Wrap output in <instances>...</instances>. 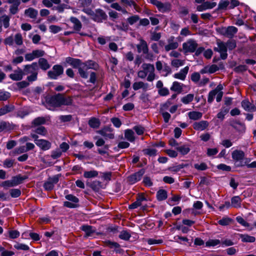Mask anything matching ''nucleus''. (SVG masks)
<instances>
[{
	"label": "nucleus",
	"mask_w": 256,
	"mask_h": 256,
	"mask_svg": "<svg viewBox=\"0 0 256 256\" xmlns=\"http://www.w3.org/2000/svg\"><path fill=\"white\" fill-rule=\"evenodd\" d=\"M108 132H112L111 129L105 128L98 130L97 132L104 137L108 138L110 139L114 138V134L112 132L108 133Z\"/></svg>",
	"instance_id": "obj_28"
},
{
	"label": "nucleus",
	"mask_w": 256,
	"mask_h": 256,
	"mask_svg": "<svg viewBox=\"0 0 256 256\" xmlns=\"http://www.w3.org/2000/svg\"><path fill=\"white\" fill-rule=\"evenodd\" d=\"M66 62L72 66L73 68H78L82 64L80 60L71 57L66 58Z\"/></svg>",
	"instance_id": "obj_21"
},
{
	"label": "nucleus",
	"mask_w": 256,
	"mask_h": 256,
	"mask_svg": "<svg viewBox=\"0 0 256 256\" xmlns=\"http://www.w3.org/2000/svg\"><path fill=\"white\" fill-rule=\"evenodd\" d=\"M168 44L165 45L164 49L166 52L176 49L179 44L174 36H171L167 40Z\"/></svg>",
	"instance_id": "obj_11"
},
{
	"label": "nucleus",
	"mask_w": 256,
	"mask_h": 256,
	"mask_svg": "<svg viewBox=\"0 0 256 256\" xmlns=\"http://www.w3.org/2000/svg\"><path fill=\"white\" fill-rule=\"evenodd\" d=\"M142 70L138 72V78L144 79L146 76L148 82H152L155 79L154 67L152 64L144 63L141 66Z\"/></svg>",
	"instance_id": "obj_2"
},
{
	"label": "nucleus",
	"mask_w": 256,
	"mask_h": 256,
	"mask_svg": "<svg viewBox=\"0 0 256 256\" xmlns=\"http://www.w3.org/2000/svg\"><path fill=\"white\" fill-rule=\"evenodd\" d=\"M24 75L22 69L18 68L14 70V72L9 75V78L13 80L18 81L21 80Z\"/></svg>",
	"instance_id": "obj_15"
},
{
	"label": "nucleus",
	"mask_w": 256,
	"mask_h": 256,
	"mask_svg": "<svg viewBox=\"0 0 256 256\" xmlns=\"http://www.w3.org/2000/svg\"><path fill=\"white\" fill-rule=\"evenodd\" d=\"M64 72V68L60 65L56 64L53 66L52 70L48 72V75L51 79L56 80Z\"/></svg>",
	"instance_id": "obj_7"
},
{
	"label": "nucleus",
	"mask_w": 256,
	"mask_h": 256,
	"mask_svg": "<svg viewBox=\"0 0 256 256\" xmlns=\"http://www.w3.org/2000/svg\"><path fill=\"white\" fill-rule=\"evenodd\" d=\"M196 42L193 39H189L182 44V49L184 54L192 53L198 47Z\"/></svg>",
	"instance_id": "obj_5"
},
{
	"label": "nucleus",
	"mask_w": 256,
	"mask_h": 256,
	"mask_svg": "<svg viewBox=\"0 0 256 256\" xmlns=\"http://www.w3.org/2000/svg\"><path fill=\"white\" fill-rule=\"evenodd\" d=\"M120 2L126 6L133 7L134 8H136V4L134 0H120Z\"/></svg>",
	"instance_id": "obj_57"
},
{
	"label": "nucleus",
	"mask_w": 256,
	"mask_h": 256,
	"mask_svg": "<svg viewBox=\"0 0 256 256\" xmlns=\"http://www.w3.org/2000/svg\"><path fill=\"white\" fill-rule=\"evenodd\" d=\"M22 179L18 176H14L12 180L2 182L0 186L4 188L16 186L22 182Z\"/></svg>",
	"instance_id": "obj_9"
},
{
	"label": "nucleus",
	"mask_w": 256,
	"mask_h": 256,
	"mask_svg": "<svg viewBox=\"0 0 256 256\" xmlns=\"http://www.w3.org/2000/svg\"><path fill=\"white\" fill-rule=\"evenodd\" d=\"M20 235V232L16 230H10L8 231L9 237L12 239L18 238Z\"/></svg>",
	"instance_id": "obj_61"
},
{
	"label": "nucleus",
	"mask_w": 256,
	"mask_h": 256,
	"mask_svg": "<svg viewBox=\"0 0 256 256\" xmlns=\"http://www.w3.org/2000/svg\"><path fill=\"white\" fill-rule=\"evenodd\" d=\"M84 67H86L84 65L81 64V66L78 68V72L82 78H86L88 77V74L86 72L88 70H86Z\"/></svg>",
	"instance_id": "obj_44"
},
{
	"label": "nucleus",
	"mask_w": 256,
	"mask_h": 256,
	"mask_svg": "<svg viewBox=\"0 0 256 256\" xmlns=\"http://www.w3.org/2000/svg\"><path fill=\"white\" fill-rule=\"evenodd\" d=\"M146 200V198L143 196H138L136 202L129 206L130 209H135L138 206H142V202Z\"/></svg>",
	"instance_id": "obj_26"
},
{
	"label": "nucleus",
	"mask_w": 256,
	"mask_h": 256,
	"mask_svg": "<svg viewBox=\"0 0 256 256\" xmlns=\"http://www.w3.org/2000/svg\"><path fill=\"white\" fill-rule=\"evenodd\" d=\"M184 61L180 59H174L171 62V65L175 68H179L184 65Z\"/></svg>",
	"instance_id": "obj_46"
},
{
	"label": "nucleus",
	"mask_w": 256,
	"mask_h": 256,
	"mask_svg": "<svg viewBox=\"0 0 256 256\" xmlns=\"http://www.w3.org/2000/svg\"><path fill=\"white\" fill-rule=\"evenodd\" d=\"M228 110L227 108H222L220 110V111L218 114L217 118L220 119L221 120H222L226 114L228 113Z\"/></svg>",
	"instance_id": "obj_64"
},
{
	"label": "nucleus",
	"mask_w": 256,
	"mask_h": 256,
	"mask_svg": "<svg viewBox=\"0 0 256 256\" xmlns=\"http://www.w3.org/2000/svg\"><path fill=\"white\" fill-rule=\"evenodd\" d=\"M139 20L140 17L138 15H133L127 18V22L129 24L132 25L136 23Z\"/></svg>",
	"instance_id": "obj_52"
},
{
	"label": "nucleus",
	"mask_w": 256,
	"mask_h": 256,
	"mask_svg": "<svg viewBox=\"0 0 256 256\" xmlns=\"http://www.w3.org/2000/svg\"><path fill=\"white\" fill-rule=\"evenodd\" d=\"M124 136L130 142H133L135 140L134 132L132 130H126Z\"/></svg>",
	"instance_id": "obj_38"
},
{
	"label": "nucleus",
	"mask_w": 256,
	"mask_h": 256,
	"mask_svg": "<svg viewBox=\"0 0 256 256\" xmlns=\"http://www.w3.org/2000/svg\"><path fill=\"white\" fill-rule=\"evenodd\" d=\"M150 2L162 12H168L171 9V4L169 2L162 3L158 0H150Z\"/></svg>",
	"instance_id": "obj_6"
},
{
	"label": "nucleus",
	"mask_w": 256,
	"mask_h": 256,
	"mask_svg": "<svg viewBox=\"0 0 256 256\" xmlns=\"http://www.w3.org/2000/svg\"><path fill=\"white\" fill-rule=\"evenodd\" d=\"M99 172L94 170H87L84 172L83 176L86 178H96Z\"/></svg>",
	"instance_id": "obj_29"
},
{
	"label": "nucleus",
	"mask_w": 256,
	"mask_h": 256,
	"mask_svg": "<svg viewBox=\"0 0 256 256\" xmlns=\"http://www.w3.org/2000/svg\"><path fill=\"white\" fill-rule=\"evenodd\" d=\"M230 1L228 0H220L218 4V8L220 10L226 9L227 8H229Z\"/></svg>",
	"instance_id": "obj_53"
},
{
	"label": "nucleus",
	"mask_w": 256,
	"mask_h": 256,
	"mask_svg": "<svg viewBox=\"0 0 256 256\" xmlns=\"http://www.w3.org/2000/svg\"><path fill=\"white\" fill-rule=\"evenodd\" d=\"M156 196L158 201L164 200L168 197L167 192L164 190H160L157 192Z\"/></svg>",
	"instance_id": "obj_33"
},
{
	"label": "nucleus",
	"mask_w": 256,
	"mask_h": 256,
	"mask_svg": "<svg viewBox=\"0 0 256 256\" xmlns=\"http://www.w3.org/2000/svg\"><path fill=\"white\" fill-rule=\"evenodd\" d=\"M70 20L74 24V29L76 32L80 31L82 28L80 22L75 17H71Z\"/></svg>",
	"instance_id": "obj_32"
},
{
	"label": "nucleus",
	"mask_w": 256,
	"mask_h": 256,
	"mask_svg": "<svg viewBox=\"0 0 256 256\" xmlns=\"http://www.w3.org/2000/svg\"><path fill=\"white\" fill-rule=\"evenodd\" d=\"M88 124L91 128H97L100 126V122L98 118H94L89 120Z\"/></svg>",
	"instance_id": "obj_45"
},
{
	"label": "nucleus",
	"mask_w": 256,
	"mask_h": 256,
	"mask_svg": "<svg viewBox=\"0 0 256 256\" xmlns=\"http://www.w3.org/2000/svg\"><path fill=\"white\" fill-rule=\"evenodd\" d=\"M132 88L134 90H138L140 88L146 91L150 89L149 85L147 83L142 82H136L133 84Z\"/></svg>",
	"instance_id": "obj_23"
},
{
	"label": "nucleus",
	"mask_w": 256,
	"mask_h": 256,
	"mask_svg": "<svg viewBox=\"0 0 256 256\" xmlns=\"http://www.w3.org/2000/svg\"><path fill=\"white\" fill-rule=\"evenodd\" d=\"M71 103L70 98H66L60 94H58L48 98L46 100V106L50 110H54L56 108L61 105H69Z\"/></svg>",
	"instance_id": "obj_1"
},
{
	"label": "nucleus",
	"mask_w": 256,
	"mask_h": 256,
	"mask_svg": "<svg viewBox=\"0 0 256 256\" xmlns=\"http://www.w3.org/2000/svg\"><path fill=\"white\" fill-rule=\"evenodd\" d=\"M10 194L12 198H16L20 196L21 192L18 188L11 189L10 190Z\"/></svg>",
	"instance_id": "obj_60"
},
{
	"label": "nucleus",
	"mask_w": 256,
	"mask_h": 256,
	"mask_svg": "<svg viewBox=\"0 0 256 256\" xmlns=\"http://www.w3.org/2000/svg\"><path fill=\"white\" fill-rule=\"evenodd\" d=\"M240 237L241 240L244 242H253L256 240V238L254 236L246 234H240Z\"/></svg>",
	"instance_id": "obj_35"
},
{
	"label": "nucleus",
	"mask_w": 256,
	"mask_h": 256,
	"mask_svg": "<svg viewBox=\"0 0 256 256\" xmlns=\"http://www.w3.org/2000/svg\"><path fill=\"white\" fill-rule=\"evenodd\" d=\"M36 144L42 150H49L51 147V143L48 141L40 139L36 140Z\"/></svg>",
	"instance_id": "obj_17"
},
{
	"label": "nucleus",
	"mask_w": 256,
	"mask_h": 256,
	"mask_svg": "<svg viewBox=\"0 0 256 256\" xmlns=\"http://www.w3.org/2000/svg\"><path fill=\"white\" fill-rule=\"evenodd\" d=\"M14 108L12 106H6L0 109V116L4 115L12 111Z\"/></svg>",
	"instance_id": "obj_55"
},
{
	"label": "nucleus",
	"mask_w": 256,
	"mask_h": 256,
	"mask_svg": "<svg viewBox=\"0 0 256 256\" xmlns=\"http://www.w3.org/2000/svg\"><path fill=\"white\" fill-rule=\"evenodd\" d=\"M66 198L68 200V202H72L78 204L79 200L78 198L72 194H68L65 196Z\"/></svg>",
	"instance_id": "obj_58"
},
{
	"label": "nucleus",
	"mask_w": 256,
	"mask_h": 256,
	"mask_svg": "<svg viewBox=\"0 0 256 256\" xmlns=\"http://www.w3.org/2000/svg\"><path fill=\"white\" fill-rule=\"evenodd\" d=\"M136 48L138 52H142L143 54L148 53V50L146 42L142 39L140 40V44H137Z\"/></svg>",
	"instance_id": "obj_24"
},
{
	"label": "nucleus",
	"mask_w": 256,
	"mask_h": 256,
	"mask_svg": "<svg viewBox=\"0 0 256 256\" xmlns=\"http://www.w3.org/2000/svg\"><path fill=\"white\" fill-rule=\"evenodd\" d=\"M188 116L190 119L196 120L202 118V114L199 112L192 111L188 112Z\"/></svg>",
	"instance_id": "obj_30"
},
{
	"label": "nucleus",
	"mask_w": 256,
	"mask_h": 256,
	"mask_svg": "<svg viewBox=\"0 0 256 256\" xmlns=\"http://www.w3.org/2000/svg\"><path fill=\"white\" fill-rule=\"evenodd\" d=\"M106 16L104 12L102 10H99L94 12L91 18L95 22H101L103 20L106 19Z\"/></svg>",
	"instance_id": "obj_14"
},
{
	"label": "nucleus",
	"mask_w": 256,
	"mask_h": 256,
	"mask_svg": "<svg viewBox=\"0 0 256 256\" xmlns=\"http://www.w3.org/2000/svg\"><path fill=\"white\" fill-rule=\"evenodd\" d=\"M24 14L28 17L34 18L36 17L38 12L34 8H30L25 10Z\"/></svg>",
	"instance_id": "obj_36"
},
{
	"label": "nucleus",
	"mask_w": 256,
	"mask_h": 256,
	"mask_svg": "<svg viewBox=\"0 0 256 256\" xmlns=\"http://www.w3.org/2000/svg\"><path fill=\"white\" fill-rule=\"evenodd\" d=\"M194 98V94H188L181 98V102L184 104H189Z\"/></svg>",
	"instance_id": "obj_39"
},
{
	"label": "nucleus",
	"mask_w": 256,
	"mask_h": 256,
	"mask_svg": "<svg viewBox=\"0 0 256 256\" xmlns=\"http://www.w3.org/2000/svg\"><path fill=\"white\" fill-rule=\"evenodd\" d=\"M180 200L181 197L180 196L174 195L170 198L168 201L170 205H174L178 204Z\"/></svg>",
	"instance_id": "obj_48"
},
{
	"label": "nucleus",
	"mask_w": 256,
	"mask_h": 256,
	"mask_svg": "<svg viewBox=\"0 0 256 256\" xmlns=\"http://www.w3.org/2000/svg\"><path fill=\"white\" fill-rule=\"evenodd\" d=\"M232 206L234 208H240L241 206V199L238 196H235L231 200Z\"/></svg>",
	"instance_id": "obj_41"
},
{
	"label": "nucleus",
	"mask_w": 256,
	"mask_h": 256,
	"mask_svg": "<svg viewBox=\"0 0 256 256\" xmlns=\"http://www.w3.org/2000/svg\"><path fill=\"white\" fill-rule=\"evenodd\" d=\"M35 132L38 134L44 136H46L47 133L46 129L42 126H40L37 128L35 130Z\"/></svg>",
	"instance_id": "obj_63"
},
{
	"label": "nucleus",
	"mask_w": 256,
	"mask_h": 256,
	"mask_svg": "<svg viewBox=\"0 0 256 256\" xmlns=\"http://www.w3.org/2000/svg\"><path fill=\"white\" fill-rule=\"evenodd\" d=\"M144 174V170H140L128 176V181L131 184H134L141 180Z\"/></svg>",
	"instance_id": "obj_13"
},
{
	"label": "nucleus",
	"mask_w": 256,
	"mask_h": 256,
	"mask_svg": "<svg viewBox=\"0 0 256 256\" xmlns=\"http://www.w3.org/2000/svg\"><path fill=\"white\" fill-rule=\"evenodd\" d=\"M44 50H34L32 52L26 54L25 55V60L26 61H32L36 58L44 56Z\"/></svg>",
	"instance_id": "obj_12"
},
{
	"label": "nucleus",
	"mask_w": 256,
	"mask_h": 256,
	"mask_svg": "<svg viewBox=\"0 0 256 256\" xmlns=\"http://www.w3.org/2000/svg\"><path fill=\"white\" fill-rule=\"evenodd\" d=\"M10 18L6 15H4L0 17V32L2 30V26L4 28H8L10 26Z\"/></svg>",
	"instance_id": "obj_25"
},
{
	"label": "nucleus",
	"mask_w": 256,
	"mask_h": 256,
	"mask_svg": "<svg viewBox=\"0 0 256 256\" xmlns=\"http://www.w3.org/2000/svg\"><path fill=\"white\" fill-rule=\"evenodd\" d=\"M144 154L149 156H154L156 154V150L152 148H146L143 150Z\"/></svg>",
	"instance_id": "obj_54"
},
{
	"label": "nucleus",
	"mask_w": 256,
	"mask_h": 256,
	"mask_svg": "<svg viewBox=\"0 0 256 256\" xmlns=\"http://www.w3.org/2000/svg\"><path fill=\"white\" fill-rule=\"evenodd\" d=\"M176 150L182 154L186 155L190 152V148L187 145H183L182 146L177 147Z\"/></svg>",
	"instance_id": "obj_42"
},
{
	"label": "nucleus",
	"mask_w": 256,
	"mask_h": 256,
	"mask_svg": "<svg viewBox=\"0 0 256 256\" xmlns=\"http://www.w3.org/2000/svg\"><path fill=\"white\" fill-rule=\"evenodd\" d=\"M119 238L122 240H128L130 238V234L126 230H122L120 232Z\"/></svg>",
	"instance_id": "obj_56"
},
{
	"label": "nucleus",
	"mask_w": 256,
	"mask_h": 256,
	"mask_svg": "<svg viewBox=\"0 0 256 256\" xmlns=\"http://www.w3.org/2000/svg\"><path fill=\"white\" fill-rule=\"evenodd\" d=\"M208 126V122L206 120H201L198 122L194 123L193 128L198 131H202L204 130Z\"/></svg>",
	"instance_id": "obj_18"
},
{
	"label": "nucleus",
	"mask_w": 256,
	"mask_h": 256,
	"mask_svg": "<svg viewBox=\"0 0 256 256\" xmlns=\"http://www.w3.org/2000/svg\"><path fill=\"white\" fill-rule=\"evenodd\" d=\"M189 70L188 66H186L184 68L180 70L177 73H176L174 75V77L175 78L179 79L182 80H185L186 76L188 73Z\"/></svg>",
	"instance_id": "obj_20"
},
{
	"label": "nucleus",
	"mask_w": 256,
	"mask_h": 256,
	"mask_svg": "<svg viewBox=\"0 0 256 256\" xmlns=\"http://www.w3.org/2000/svg\"><path fill=\"white\" fill-rule=\"evenodd\" d=\"M89 186L92 188L94 190L98 192L100 188H103L102 182L99 180H94L90 184H87Z\"/></svg>",
	"instance_id": "obj_31"
},
{
	"label": "nucleus",
	"mask_w": 256,
	"mask_h": 256,
	"mask_svg": "<svg viewBox=\"0 0 256 256\" xmlns=\"http://www.w3.org/2000/svg\"><path fill=\"white\" fill-rule=\"evenodd\" d=\"M194 168L198 170H204L208 168V166L206 163L202 162L194 164Z\"/></svg>",
	"instance_id": "obj_59"
},
{
	"label": "nucleus",
	"mask_w": 256,
	"mask_h": 256,
	"mask_svg": "<svg viewBox=\"0 0 256 256\" xmlns=\"http://www.w3.org/2000/svg\"><path fill=\"white\" fill-rule=\"evenodd\" d=\"M245 154L241 150H234L232 153V158L234 162V164L238 167H242L246 165V162H244Z\"/></svg>",
	"instance_id": "obj_3"
},
{
	"label": "nucleus",
	"mask_w": 256,
	"mask_h": 256,
	"mask_svg": "<svg viewBox=\"0 0 256 256\" xmlns=\"http://www.w3.org/2000/svg\"><path fill=\"white\" fill-rule=\"evenodd\" d=\"M219 70L218 67L216 64L208 65L204 66L200 70L202 74H213Z\"/></svg>",
	"instance_id": "obj_16"
},
{
	"label": "nucleus",
	"mask_w": 256,
	"mask_h": 256,
	"mask_svg": "<svg viewBox=\"0 0 256 256\" xmlns=\"http://www.w3.org/2000/svg\"><path fill=\"white\" fill-rule=\"evenodd\" d=\"M232 220L228 217H224L222 220H220L218 221V223L219 224L222 226H226L230 224V223L232 222Z\"/></svg>",
	"instance_id": "obj_47"
},
{
	"label": "nucleus",
	"mask_w": 256,
	"mask_h": 256,
	"mask_svg": "<svg viewBox=\"0 0 256 256\" xmlns=\"http://www.w3.org/2000/svg\"><path fill=\"white\" fill-rule=\"evenodd\" d=\"M58 180L59 177L58 175L50 178L48 180L44 182V188L48 191L52 190L54 185L58 182Z\"/></svg>",
	"instance_id": "obj_10"
},
{
	"label": "nucleus",
	"mask_w": 256,
	"mask_h": 256,
	"mask_svg": "<svg viewBox=\"0 0 256 256\" xmlns=\"http://www.w3.org/2000/svg\"><path fill=\"white\" fill-rule=\"evenodd\" d=\"M38 69V64L36 62H33L30 65H26L25 70L28 72H31L32 74L27 78L29 82H34L36 80L38 72L36 70Z\"/></svg>",
	"instance_id": "obj_4"
},
{
	"label": "nucleus",
	"mask_w": 256,
	"mask_h": 256,
	"mask_svg": "<svg viewBox=\"0 0 256 256\" xmlns=\"http://www.w3.org/2000/svg\"><path fill=\"white\" fill-rule=\"evenodd\" d=\"M218 47L214 48V50L218 52L220 54V58L222 60H225L227 58V48L226 43L222 42H218Z\"/></svg>",
	"instance_id": "obj_8"
},
{
	"label": "nucleus",
	"mask_w": 256,
	"mask_h": 256,
	"mask_svg": "<svg viewBox=\"0 0 256 256\" xmlns=\"http://www.w3.org/2000/svg\"><path fill=\"white\" fill-rule=\"evenodd\" d=\"M220 244V241L217 239H210L206 242V246L210 247L215 246L219 245Z\"/></svg>",
	"instance_id": "obj_43"
},
{
	"label": "nucleus",
	"mask_w": 256,
	"mask_h": 256,
	"mask_svg": "<svg viewBox=\"0 0 256 256\" xmlns=\"http://www.w3.org/2000/svg\"><path fill=\"white\" fill-rule=\"evenodd\" d=\"M82 64L84 65L86 70L95 69L96 67V64L93 61L90 60L86 62H82Z\"/></svg>",
	"instance_id": "obj_49"
},
{
	"label": "nucleus",
	"mask_w": 256,
	"mask_h": 256,
	"mask_svg": "<svg viewBox=\"0 0 256 256\" xmlns=\"http://www.w3.org/2000/svg\"><path fill=\"white\" fill-rule=\"evenodd\" d=\"M11 129V126L9 123L2 122H0V132L4 131H8Z\"/></svg>",
	"instance_id": "obj_50"
},
{
	"label": "nucleus",
	"mask_w": 256,
	"mask_h": 256,
	"mask_svg": "<svg viewBox=\"0 0 256 256\" xmlns=\"http://www.w3.org/2000/svg\"><path fill=\"white\" fill-rule=\"evenodd\" d=\"M38 64L40 68L44 70H47L50 67V66L48 60L44 58H40L39 59Z\"/></svg>",
	"instance_id": "obj_34"
},
{
	"label": "nucleus",
	"mask_w": 256,
	"mask_h": 256,
	"mask_svg": "<svg viewBox=\"0 0 256 256\" xmlns=\"http://www.w3.org/2000/svg\"><path fill=\"white\" fill-rule=\"evenodd\" d=\"M242 106L244 109L248 112L254 111L255 106L252 104L248 100H244L242 102Z\"/></svg>",
	"instance_id": "obj_27"
},
{
	"label": "nucleus",
	"mask_w": 256,
	"mask_h": 256,
	"mask_svg": "<svg viewBox=\"0 0 256 256\" xmlns=\"http://www.w3.org/2000/svg\"><path fill=\"white\" fill-rule=\"evenodd\" d=\"M216 5V2H206L198 6H197V10L200 12H202L208 9L212 8L215 7Z\"/></svg>",
	"instance_id": "obj_19"
},
{
	"label": "nucleus",
	"mask_w": 256,
	"mask_h": 256,
	"mask_svg": "<svg viewBox=\"0 0 256 256\" xmlns=\"http://www.w3.org/2000/svg\"><path fill=\"white\" fill-rule=\"evenodd\" d=\"M14 248L18 250H30V247L28 246L20 243H16L14 245Z\"/></svg>",
	"instance_id": "obj_51"
},
{
	"label": "nucleus",
	"mask_w": 256,
	"mask_h": 256,
	"mask_svg": "<svg viewBox=\"0 0 256 256\" xmlns=\"http://www.w3.org/2000/svg\"><path fill=\"white\" fill-rule=\"evenodd\" d=\"M227 37L232 38L234 35L237 32L238 28L234 26H229L226 28Z\"/></svg>",
	"instance_id": "obj_40"
},
{
	"label": "nucleus",
	"mask_w": 256,
	"mask_h": 256,
	"mask_svg": "<svg viewBox=\"0 0 256 256\" xmlns=\"http://www.w3.org/2000/svg\"><path fill=\"white\" fill-rule=\"evenodd\" d=\"M182 85L183 84H182L181 83L176 81L172 83V84L170 87V89L172 91L180 93L182 90Z\"/></svg>",
	"instance_id": "obj_37"
},
{
	"label": "nucleus",
	"mask_w": 256,
	"mask_h": 256,
	"mask_svg": "<svg viewBox=\"0 0 256 256\" xmlns=\"http://www.w3.org/2000/svg\"><path fill=\"white\" fill-rule=\"evenodd\" d=\"M80 229L85 232L86 236L87 237L92 236L96 232V228L91 226L84 225L80 227Z\"/></svg>",
	"instance_id": "obj_22"
},
{
	"label": "nucleus",
	"mask_w": 256,
	"mask_h": 256,
	"mask_svg": "<svg viewBox=\"0 0 256 256\" xmlns=\"http://www.w3.org/2000/svg\"><path fill=\"white\" fill-rule=\"evenodd\" d=\"M14 160L12 159H6L3 163L4 167L5 168H10L13 166Z\"/></svg>",
	"instance_id": "obj_62"
}]
</instances>
